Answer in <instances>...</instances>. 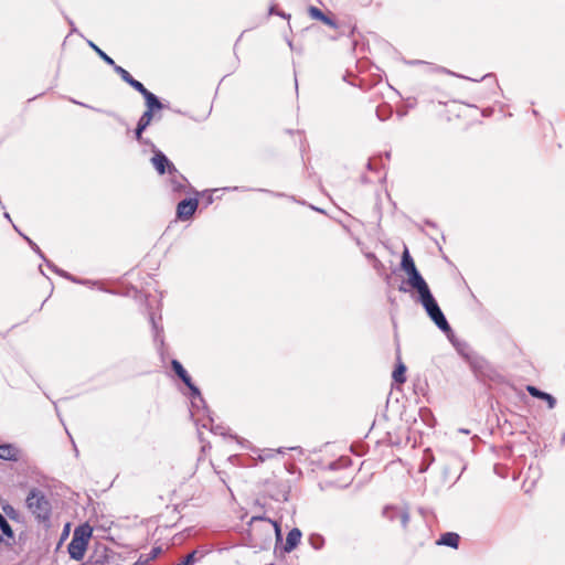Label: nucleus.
Here are the masks:
<instances>
[{"mask_svg":"<svg viewBox=\"0 0 565 565\" xmlns=\"http://www.w3.org/2000/svg\"><path fill=\"white\" fill-rule=\"evenodd\" d=\"M90 536L92 529L88 525H82L74 531L73 537L67 546L72 558L76 561L83 559Z\"/></svg>","mask_w":565,"mask_h":565,"instance_id":"nucleus-2","label":"nucleus"},{"mask_svg":"<svg viewBox=\"0 0 565 565\" xmlns=\"http://www.w3.org/2000/svg\"><path fill=\"white\" fill-rule=\"evenodd\" d=\"M151 162H152L154 169L160 174H163L166 169H168L169 172H172V170L175 172V167L169 161V159L161 151H154Z\"/></svg>","mask_w":565,"mask_h":565,"instance_id":"nucleus-5","label":"nucleus"},{"mask_svg":"<svg viewBox=\"0 0 565 565\" xmlns=\"http://www.w3.org/2000/svg\"><path fill=\"white\" fill-rule=\"evenodd\" d=\"M384 515L391 520H393L394 518H399L403 527L407 526L409 520L408 512L404 509L386 508L384 510Z\"/></svg>","mask_w":565,"mask_h":565,"instance_id":"nucleus-10","label":"nucleus"},{"mask_svg":"<svg viewBox=\"0 0 565 565\" xmlns=\"http://www.w3.org/2000/svg\"><path fill=\"white\" fill-rule=\"evenodd\" d=\"M114 71L121 77V79L124 82H126L127 84H129L132 88H135L137 92H142L145 90V86L142 83H140L139 81L135 79L130 73L128 71H126L125 68H122L121 66L119 65H115V68Z\"/></svg>","mask_w":565,"mask_h":565,"instance_id":"nucleus-7","label":"nucleus"},{"mask_svg":"<svg viewBox=\"0 0 565 565\" xmlns=\"http://www.w3.org/2000/svg\"><path fill=\"white\" fill-rule=\"evenodd\" d=\"M26 507L39 520H46L50 514V502L39 489H32L26 497Z\"/></svg>","mask_w":565,"mask_h":565,"instance_id":"nucleus-3","label":"nucleus"},{"mask_svg":"<svg viewBox=\"0 0 565 565\" xmlns=\"http://www.w3.org/2000/svg\"><path fill=\"white\" fill-rule=\"evenodd\" d=\"M273 525L275 526V531H276L277 536H279L280 535V529H279L278 524L276 522H273Z\"/></svg>","mask_w":565,"mask_h":565,"instance_id":"nucleus-28","label":"nucleus"},{"mask_svg":"<svg viewBox=\"0 0 565 565\" xmlns=\"http://www.w3.org/2000/svg\"><path fill=\"white\" fill-rule=\"evenodd\" d=\"M301 532L298 529H292L286 539L285 551L291 552L300 542Z\"/></svg>","mask_w":565,"mask_h":565,"instance_id":"nucleus-13","label":"nucleus"},{"mask_svg":"<svg viewBox=\"0 0 565 565\" xmlns=\"http://www.w3.org/2000/svg\"><path fill=\"white\" fill-rule=\"evenodd\" d=\"M139 93L146 99L147 109L154 111L156 109H161L162 108V104L157 98V96L153 95L151 92H149L146 87H145V90L139 92Z\"/></svg>","mask_w":565,"mask_h":565,"instance_id":"nucleus-12","label":"nucleus"},{"mask_svg":"<svg viewBox=\"0 0 565 565\" xmlns=\"http://www.w3.org/2000/svg\"><path fill=\"white\" fill-rule=\"evenodd\" d=\"M25 239L29 242L30 246L35 250L38 252L39 254H41L40 252V248L38 247L36 244H34L30 238L25 237Z\"/></svg>","mask_w":565,"mask_h":565,"instance_id":"nucleus-26","label":"nucleus"},{"mask_svg":"<svg viewBox=\"0 0 565 565\" xmlns=\"http://www.w3.org/2000/svg\"><path fill=\"white\" fill-rule=\"evenodd\" d=\"M401 268L407 275V280H406L407 285L418 294V301L425 308L429 318L444 332L450 331L449 323L447 322L436 299L434 298L433 294L430 292V289H429L427 282L425 281V279L423 278L420 273L417 270L415 263H414L412 256L409 255L407 247H405L403 255H402Z\"/></svg>","mask_w":565,"mask_h":565,"instance_id":"nucleus-1","label":"nucleus"},{"mask_svg":"<svg viewBox=\"0 0 565 565\" xmlns=\"http://www.w3.org/2000/svg\"><path fill=\"white\" fill-rule=\"evenodd\" d=\"M310 543L316 548L319 550L323 545V537L321 535L315 534L310 536Z\"/></svg>","mask_w":565,"mask_h":565,"instance_id":"nucleus-23","label":"nucleus"},{"mask_svg":"<svg viewBox=\"0 0 565 565\" xmlns=\"http://www.w3.org/2000/svg\"><path fill=\"white\" fill-rule=\"evenodd\" d=\"M0 459L18 461L20 459V449L12 444L0 445Z\"/></svg>","mask_w":565,"mask_h":565,"instance_id":"nucleus-8","label":"nucleus"},{"mask_svg":"<svg viewBox=\"0 0 565 565\" xmlns=\"http://www.w3.org/2000/svg\"><path fill=\"white\" fill-rule=\"evenodd\" d=\"M327 24H331V21L327 18V20H322Z\"/></svg>","mask_w":565,"mask_h":565,"instance_id":"nucleus-29","label":"nucleus"},{"mask_svg":"<svg viewBox=\"0 0 565 565\" xmlns=\"http://www.w3.org/2000/svg\"><path fill=\"white\" fill-rule=\"evenodd\" d=\"M90 47L95 50V52L108 64L111 65L115 68V62L114 60L108 56L104 51H102L98 46H96L93 42H89Z\"/></svg>","mask_w":565,"mask_h":565,"instance_id":"nucleus-19","label":"nucleus"},{"mask_svg":"<svg viewBox=\"0 0 565 565\" xmlns=\"http://www.w3.org/2000/svg\"><path fill=\"white\" fill-rule=\"evenodd\" d=\"M6 218L10 220V215L8 213H4Z\"/></svg>","mask_w":565,"mask_h":565,"instance_id":"nucleus-30","label":"nucleus"},{"mask_svg":"<svg viewBox=\"0 0 565 565\" xmlns=\"http://www.w3.org/2000/svg\"><path fill=\"white\" fill-rule=\"evenodd\" d=\"M172 369L180 379L184 377L185 374H188L182 364L177 360L172 361Z\"/></svg>","mask_w":565,"mask_h":565,"instance_id":"nucleus-22","label":"nucleus"},{"mask_svg":"<svg viewBox=\"0 0 565 565\" xmlns=\"http://www.w3.org/2000/svg\"><path fill=\"white\" fill-rule=\"evenodd\" d=\"M181 380L192 391L193 397L194 398L198 397L200 402H203L199 390L192 384L191 377L189 376V374H185V376L181 377Z\"/></svg>","mask_w":565,"mask_h":565,"instance_id":"nucleus-20","label":"nucleus"},{"mask_svg":"<svg viewBox=\"0 0 565 565\" xmlns=\"http://www.w3.org/2000/svg\"><path fill=\"white\" fill-rule=\"evenodd\" d=\"M169 174L171 175L170 185L172 191L179 194L188 193V189L190 188L188 180L177 170L175 172L172 170V172H169Z\"/></svg>","mask_w":565,"mask_h":565,"instance_id":"nucleus-6","label":"nucleus"},{"mask_svg":"<svg viewBox=\"0 0 565 565\" xmlns=\"http://www.w3.org/2000/svg\"><path fill=\"white\" fill-rule=\"evenodd\" d=\"M161 552V546L152 547L149 554L140 555L138 563L147 564L148 562L156 559Z\"/></svg>","mask_w":565,"mask_h":565,"instance_id":"nucleus-16","label":"nucleus"},{"mask_svg":"<svg viewBox=\"0 0 565 565\" xmlns=\"http://www.w3.org/2000/svg\"><path fill=\"white\" fill-rule=\"evenodd\" d=\"M0 542H4L7 545H11V543L14 541V534L13 531L6 520V518L0 513Z\"/></svg>","mask_w":565,"mask_h":565,"instance_id":"nucleus-9","label":"nucleus"},{"mask_svg":"<svg viewBox=\"0 0 565 565\" xmlns=\"http://www.w3.org/2000/svg\"><path fill=\"white\" fill-rule=\"evenodd\" d=\"M196 209H198V200L196 199L183 200L178 204L177 215L180 220L186 221L194 214Z\"/></svg>","mask_w":565,"mask_h":565,"instance_id":"nucleus-4","label":"nucleus"},{"mask_svg":"<svg viewBox=\"0 0 565 565\" xmlns=\"http://www.w3.org/2000/svg\"><path fill=\"white\" fill-rule=\"evenodd\" d=\"M309 12L310 15L315 19L327 20V17L322 13V11L316 7H310Z\"/></svg>","mask_w":565,"mask_h":565,"instance_id":"nucleus-24","label":"nucleus"},{"mask_svg":"<svg viewBox=\"0 0 565 565\" xmlns=\"http://www.w3.org/2000/svg\"><path fill=\"white\" fill-rule=\"evenodd\" d=\"M202 556H203V554H200V555H199V552H198V551H193L192 553H190V554L185 557V559H184V562H183V563L178 564V565H193V564L196 562V559H199V558H200V557H202Z\"/></svg>","mask_w":565,"mask_h":565,"instance_id":"nucleus-21","label":"nucleus"},{"mask_svg":"<svg viewBox=\"0 0 565 565\" xmlns=\"http://www.w3.org/2000/svg\"><path fill=\"white\" fill-rule=\"evenodd\" d=\"M437 543L456 548L459 543V535L451 532L445 533L440 536Z\"/></svg>","mask_w":565,"mask_h":565,"instance_id":"nucleus-15","label":"nucleus"},{"mask_svg":"<svg viewBox=\"0 0 565 565\" xmlns=\"http://www.w3.org/2000/svg\"><path fill=\"white\" fill-rule=\"evenodd\" d=\"M153 118V110L147 109L142 116L140 117L138 121V126L136 129V138L137 140H141L142 131L150 125L151 120Z\"/></svg>","mask_w":565,"mask_h":565,"instance_id":"nucleus-11","label":"nucleus"},{"mask_svg":"<svg viewBox=\"0 0 565 565\" xmlns=\"http://www.w3.org/2000/svg\"><path fill=\"white\" fill-rule=\"evenodd\" d=\"M274 451H275V450H273V449H267V450L265 451V454H264V455H260V456H259V459H260L262 461H264L266 458L271 457V456H273V454H274Z\"/></svg>","mask_w":565,"mask_h":565,"instance_id":"nucleus-25","label":"nucleus"},{"mask_svg":"<svg viewBox=\"0 0 565 565\" xmlns=\"http://www.w3.org/2000/svg\"><path fill=\"white\" fill-rule=\"evenodd\" d=\"M406 366L399 363L393 372V379L395 382L403 384L406 381L405 377Z\"/></svg>","mask_w":565,"mask_h":565,"instance_id":"nucleus-18","label":"nucleus"},{"mask_svg":"<svg viewBox=\"0 0 565 565\" xmlns=\"http://www.w3.org/2000/svg\"><path fill=\"white\" fill-rule=\"evenodd\" d=\"M106 562H107V555H106L105 550H104L102 554H94V555H92L82 565H105Z\"/></svg>","mask_w":565,"mask_h":565,"instance_id":"nucleus-17","label":"nucleus"},{"mask_svg":"<svg viewBox=\"0 0 565 565\" xmlns=\"http://www.w3.org/2000/svg\"><path fill=\"white\" fill-rule=\"evenodd\" d=\"M527 392L533 396V397H537V398H541V399H545L548 404V408H554L555 404H556V399L545 393V392H542L540 391L539 388L534 387V386H527Z\"/></svg>","mask_w":565,"mask_h":565,"instance_id":"nucleus-14","label":"nucleus"},{"mask_svg":"<svg viewBox=\"0 0 565 565\" xmlns=\"http://www.w3.org/2000/svg\"><path fill=\"white\" fill-rule=\"evenodd\" d=\"M3 511H4L8 515H10V514H11V512L13 511V508H12V507H10V505H7V507H3Z\"/></svg>","mask_w":565,"mask_h":565,"instance_id":"nucleus-27","label":"nucleus"}]
</instances>
